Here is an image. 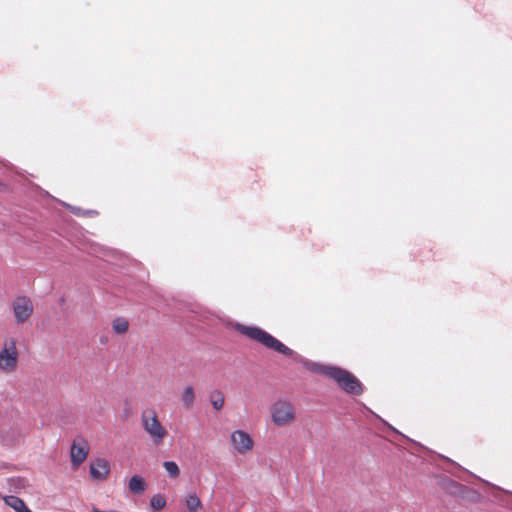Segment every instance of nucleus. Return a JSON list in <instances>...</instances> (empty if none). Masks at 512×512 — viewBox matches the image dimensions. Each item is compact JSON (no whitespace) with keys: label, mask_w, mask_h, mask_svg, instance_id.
Segmentation results:
<instances>
[{"label":"nucleus","mask_w":512,"mask_h":512,"mask_svg":"<svg viewBox=\"0 0 512 512\" xmlns=\"http://www.w3.org/2000/svg\"><path fill=\"white\" fill-rule=\"evenodd\" d=\"M3 499L6 505L14 509L16 512H31V510L25 505L24 501L16 496L9 495L5 496Z\"/></svg>","instance_id":"nucleus-10"},{"label":"nucleus","mask_w":512,"mask_h":512,"mask_svg":"<svg viewBox=\"0 0 512 512\" xmlns=\"http://www.w3.org/2000/svg\"><path fill=\"white\" fill-rule=\"evenodd\" d=\"M185 505L190 512H198L202 507V503L195 493H189L186 495Z\"/></svg>","instance_id":"nucleus-13"},{"label":"nucleus","mask_w":512,"mask_h":512,"mask_svg":"<svg viewBox=\"0 0 512 512\" xmlns=\"http://www.w3.org/2000/svg\"><path fill=\"white\" fill-rule=\"evenodd\" d=\"M270 417L276 427H288L296 420L295 405L286 398H279L270 407Z\"/></svg>","instance_id":"nucleus-4"},{"label":"nucleus","mask_w":512,"mask_h":512,"mask_svg":"<svg viewBox=\"0 0 512 512\" xmlns=\"http://www.w3.org/2000/svg\"><path fill=\"white\" fill-rule=\"evenodd\" d=\"M129 326V321L124 317H117L112 321V330L118 335L126 334Z\"/></svg>","instance_id":"nucleus-12"},{"label":"nucleus","mask_w":512,"mask_h":512,"mask_svg":"<svg viewBox=\"0 0 512 512\" xmlns=\"http://www.w3.org/2000/svg\"><path fill=\"white\" fill-rule=\"evenodd\" d=\"M128 487L133 494H142L146 490L144 479L138 475L131 477Z\"/></svg>","instance_id":"nucleus-11"},{"label":"nucleus","mask_w":512,"mask_h":512,"mask_svg":"<svg viewBox=\"0 0 512 512\" xmlns=\"http://www.w3.org/2000/svg\"><path fill=\"white\" fill-rule=\"evenodd\" d=\"M19 340L16 337H5L0 346V373L14 374L19 367L20 350Z\"/></svg>","instance_id":"nucleus-2"},{"label":"nucleus","mask_w":512,"mask_h":512,"mask_svg":"<svg viewBox=\"0 0 512 512\" xmlns=\"http://www.w3.org/2000/svg\"><path fill=\"white\" fill-rule=\"evenodd\" d=\"M235 329L248 338L255 340L265 347L273 349L281 354L287 356H292L294 354L290 348L259 327L236 324Z\"/></svg>","instance_id":"nucleus-3"},{"label":"nucleus","mask_w":512,"mask_h":512,"mask_svg":"<svg viewBox=\"0 0 512 512\" xmlns=\"http://www.w3.org/2000/svg\"><path fill=\"white\" fill-rule=\"evenodd\" d=\"M195 400V393L192 386H187L184 388L182 394H181V401L185 408L190 409L192 408Z\"/></svg>","instance_id":"nucleus-14"},{"label":"nucleus","mask_w":512,"mask_h":512,"mask_svg":"<svg viewBox=\"0 0 512 512\" xmlns=\"http://www.w3.org/2000/svg\"><path fill=\"white\" fill-rule=\"evenodd\" d=\"M211 404L215 410H221L224 406V396L221 392H216L210 397Z\"/></svg>","instance_id":"nucleus-16"},{"label":"nucleus","mask_w":512,"mask_h":512,"mask_svg":"<svg viewBox=\"0 0 512 512\" xmlns=\"http://www.w3.org/2000/svg\"><path fill=\"white\" fill-rule=\"evenodd\" d=\"M167 476L173 480L177 479L180 476L179 466L173 461H165L162 463Z\"/></svg>","instance_id":"nucleus-15"},{"label":"nucleus","mask_w":512,"mask_h":512,"mask_svg":"<svg viewBox=\"0 0 512 512\" xmlns=\"http://www.w3.org/2000/svg\"><path fill=\"white\" fill-rule=\"evenodd\" d=\"M304 365L314 372L325 374L334 379L347 393L359 395L363 391L360 381L347 370L335 366L311 363L308 361H305Z\"/></svg>","instance_id":"nucleus-1"},{"label":"nucleus","mask_w":512,"mask_h":512,"mask_svg":"<svg viewBox=\"0 0 512 512\" xmlns=\"http://www.w3.org/2000/svg\"><path fill=\"white\" fill-rule=\"evenodd\" d=\"M90 451L88 441L82 436L73 439L70 447V462L73 469H78L87 459Z\"/></svg>","instance_id":"nucleus-5"},{"label":"nucleus","mask_w":512,"mask_h":512,"mask_svg":"<svg viewBox=\"0 0 512 512\" xmlns=\"http://www.w3.org/2000/svg\"><path fill=\"white\" fill-rule=\"evenodd\" d=\"M142 424L145 431L158 442L160 439V423L155 409L148 408L143 411Z\"/></svg>","instance_id":"nucleus-8"},{"label":"nucleus","mask_w":512,"mask_h":512,"mask_svg":"<svg viewBox=\"0 0 512 512\" xmlns=\"http://www.w3.org/2000/svg\"><path fill=\"white\" fill-rule=\"evenodd\" d=\"M151 507L154 510H159L160 509V497L159 496L152 497V499H151Z\"/></svg>","instance_id":"nucleus-17"},{"label":"nucleus","mask_w":512,"mask_h":512,"mask_svg":"<svg viewBox=\"0 0 512 512\" xmlns=\"http://www.w3.org/2000/svg\"><path fill=\"white\" fill-rule=\"evenodd\" d=\"M12 310L15 322L17 324H24L32 316L34 305L29 297L18 296L12 302Z\"/></svg>","instance_id":"nucleus-6"},{"label":"nucleus","mask_w":512,"mask_h":512,"mask_svg":"<svg viewBox=\"0 0 512 512\" xmlns=\"http://www.w3.org/2000/svg\"><path fill=\"white\" fill-rule=\"evenodd\" d=\"M111 471L109 460L103 457H97L90 463L89 472L92 479L104 481L108 478Z\"/></svg>","instance_id":"nucleus-9"},{"label":"nucleus","mask_w":512,"mask_h":512,"mask_svg":"<svg viewBox=\"0 0 512 512\" xmlns=\"http://www.w3.org/2000/svg\"><path fill=\"white\" fill-rule=\"evenodd\" d=\"M230 442L234 451L240 455L249 453L254 447L252 437L243 430L233 431L230 435Z\"/></svg>","instance_id":"nucleus-7"}]
</instances>
